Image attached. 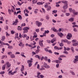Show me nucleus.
<instances>
[{
	"mask_svg": "<svg viewBox=\"0 0 78 78\" xmlns=\"http://www.w3.org/2000/svg\"><path fill=\"white\" fill-rule=\"evenodd\" d=\"M30 28L29 27H25L23 28V34L27 33L28 32V30H29Z\"/></svg>",
	"mask_w": 78,
	"mask_h": 78,
	"instance_id": "f257e3e1",
	"label": "nucleus"
},
{
	"mask_svg": "<svg viewBox=\"0 0 78 78\" xmlns=\"http://www.w3.org/2000/svg\"><path fill=\"white\" fill-rule=\"evenodd\" d=\"M69 10L70 12H73V14H74V15H77L78 14V12H75V10L74 9L72 10V9L71 8L69 9Z\"/></svg>",
	"mask_w": 78,
	"mask_h": 78,
	"instance_id": "f03ea898",
	"label": "nucleus"
},
{
	"mask_svg": "<svg viewBox=\"0 0 78 78\" xmlns=\"http://www.w3.org/2000/svg\"><path fill=\"white\" fill-rule=\"evenodd\" d=\"M6 65H7V69L9 68L7 70V71L9 72V70H10V67H11V64H10V63H9V62H7L6 63Z\"/></svg>",
	"mask_w": 78,
	"mask_h": 78,
	"instance_id": "7ed1b4c3",
	"label": "nucleus"
},
{
	"mask_svg": "<svg viewBox=\"0 0 78 78\" xmlns=\"http://www.w3.org/2000/svg\"><path fill=\"white\" fill-rule=\"evenodd\" d=\"M35 23L36 25H37L38 27H40L42 24V23L38 21H36L35 22Z\"/></svg>",
	"mask_w": 78,
	"mask_h": 78,
	"instance_id": "20e7f679",
	"label": "nucleus"
},
{
	"mask_svg": "<svg viewBox=\"0 0 78 78\" xmlns=\"http://www.w3.org/2000/svg\"><path fill=\"white\" fill-rule=\"evenodd\" d=\"M43 65L45 69H49L50 68V66L48 65L45 62L43 63Z\"/></svg>",
	"mask_w": 78,
	"mask_h": 78,
	"instance_id": "39448f33",
	"label": "nucleus"
},
{
	"mask_svg": "<svg viewBox=\"0 0 78 78\" xmlns=\"http://www.w3.org/2000/svg\"><path fill=\"white\" fill-rule=\"evenodd\" d=\"M75 58L74 59V60L73 61V62L74 63H76V62H78V56L76 55L75 56Z\"/></svg>",
	"mask_w": 78,
	"mask_h": 78,
	"instance_id": "423d86ee",
	"label": "nucleus"
},
{
	"mask_svg": "<svg viewBox=\"0 0 78 78\" xmlns=\"http://www.w3.org/2000/svg\"><path fill=\"white\" fill-rule=\"evenodd\" d=\"M72 34L70 33H68L67 35V36H66L67 38L68 39H70L71 37H72Z\"/></svg>",
	"mask_w": 78,
	"mask_h": 78,
	"instance_id": "0eeeda50",
	"label": "nucleus"
},
{
	"mask_svg": "<svg viewBox=\"0 0 78 78\" xmlns=\"http://www.w3.org/2000/svg\"><path fill=\"white\" fill-rule=\"evenodd\" d=\"M67 8H68V4H65L63 7V8L64 9H67Z\"/></svg>",
	"mask_w": 78,
	"mask_h": 78,
	"instance_id": "6e6552de",
	"label": "nucleus"
},
{
	"mask_svg": "<svg viewBox=\"0 0 78 78\" xmlns=\"http://www.w3.org/2000/svg\"><path fill=\"white\" fill-rule=\"evenodd\" d=\"M62 48V47H58V46H55L54 47V49L55 50H61Z\"/></svg>",
	"mask_w": 78,
	"mask_h": 78,
	"instance_id": "1a4fd4ad",
	"label": "nucleus"
},
{
	"mask_svg": "<svg viewBox=\"0 0 78 78\" xmlns=\"http://www.w3.org/2000/svg\"><path fill=\"white\" fill-rule=\"evenodd\" d=\"M44 42V41L43 40H42V41H40L39 42V44L41 46V47H43L44 46V45H43V42Z\"/></svg>",
	"mask_w": 78,
	"mask_h": 78,
	"instance_id": "9d476101",
	"label": "nucleus"
},
{
	"mask_svg": "<svg viewBox=\"0 0 78 78\" xmlns=\"http://www.w3.org/2000/svg\"><path fill=\"white\" fill-rule=\"evenodd\" d=\"M58 36H60V37H62V36H63V34H62V33H58Z\"/></svg>",
	"mask_w": 78,
	"mask_h": 78,
	"instance_id": "9b49d317",
	"label": "nucleus"
},
{
	"mask_svg": "<svg viewBox=\"0 0 78 78\" xmlns=\"http://www.w3.org/2000/svg\"><path fill=\"white\" fill-rule=\"evenodd\" d=\"M44 33L43 34V35L44 36H46V33L47 34H48V33H49V31H48V30H45L44 31Z\"/></svg>",
	"mask_w": 78,
	"mask_h": 78,
	"instance_id": "f8f14e48",
	"label": "nucleus"
},
{
	"mask_svg": "<svg viewBox=\"0 0 78 78\" xmlns=\"http://www.w3.org/2000/svg\"><path fill=\"white\" fill-rule=\"evenodd\" d=\"M39 70H45V68H44V65H43L41 66V68L39 69Z\"/></svg>",
	"mask_w": 78,
	"mask_h": 78,
	"instance_id": "ddd939ff",
	"label": "nucleus"
},
{
	"mask_svg": "<svg viewBox=\"0 0 78 78\" xmlns=\"http://www.w3.org/2000/svg\"><path fill=\"white\" fill-rule=\"evenodd\" d=\"M70 22H73L74 20V19L73 18H71L70 19H69L68 20Z\"/></svg>",
	"mask_w": 78,
	"mask_h": 78,
	"instance_id": "4468645a",
	"label": "nucleus"
},
{
	"mask_svg": "<svg viewBox=\"0 0 78 78\" xmlns=\"http://www.w3.org/2000/svg\"><path fill=\"white\" fill-rule=\"evenodd\" d=\"M51 7H50V6L49 5L47 8V11H50V10H51Z\"/></svg>",
	"mask_w": 78,
	"mask_h": 78,
	"instance_id": "2eb2a0df",
	"label": "nucleus"
},
{
	"mask_svg": "<svg viewBox=\"0 0 78 78\" xmlns=\"http://www.w3.org/2000/svg\"><path fill=\"white\" fill-rule=\"evenodd\" d=\"M62 41L64 42H68V44H69V41L67 40H62Z\"/></svg>",
	"mask_w": 78,
	"mask_h": 78,
	"instance_id": "dca6fc26",
	"label": "nucleus"
},
{
	"mask_svg": "<svg viewBox=\"0 0 78 78\" xmlns=\"http://www.w3.org/2000/svg\"><path fill=\"white\" fill-rule=\"evenodd\" d=\"M56 41V38H54L51 41V43H53L54 42H55Z\"/></svg>",
	"mask_w": 78,
	"mask_h": 78,
	"instance_id": "f3484780",
	"label": "nucleus"
},
{
	"mask_svg": "<svg viewBox=\"0 0 78 78\" xmlns=\"http://www.w3.org/2000/svg\"><path fill=\"white\" fill-rule=\"evenodd\" d=\"M44 3V2H39L37 3V4L38 5H42Z\"/></svg>",
	"mask_w": 78,
	"mask_h": 78,
	"instance_id": "a211bd4d",
	"label": "nucleus"
},
{
	"mask_svg": "<svg viewBox=\"0 0 78 78\" xmlns=\"http://www.w3.org/2000/svg\"><path fill=\"white\" fill-rule=\"evenodd\" d=\"M20 70L21 72H23V71L24 70V66L23 65L22 66V67L20 69Z\"/></svg>",
	"mask_w": 78,
	"mask_h": 78,
	"instance_id": "6ab92c4d",
	"label": "nucleus"
},
{
	"mask_svg": "<svg viewBox=\"0 0 78 78\" xmlns=\"http://www.w3.org/2000/svg\"><path fill=\"white\" fill-rule=\"evenodd\" d=\"M64 50H67V51H69V50H70V48H66L65 47H64Z\"/></svg>",
	"mask_w": 78,
	"mask_h": 78,
	"instance_id": "aec40b11",
	"label": "nucleus"
},
{
	"mask_svg": "<svg viewBox=\"0 0 78 78\" xmlns=\"http://www.w3.org/2000/svg\"><path fill=\"white\" fill-rule=\"evenodd\" d=\"M5 37L4 36H2V37L1 41H5Z\"/></svg>",
	"mask_w": 78,
	"mask_h": 78,
	"instance_id": "412c9836",
	"label": "nucleus"
},
{
	"mask_svg": "<svg viewBox=\"0 0 78 78\" xmlns=\"http://www.w3.org/2000/svg\"><path fill=\"white\" fill-rule=\"evenodd\" d=\"M10 57L12 58H16V56H15V55L14 54H12L10 55Z\"/></svg>",
	"mask_w": 78,
	"mask_h": 78,
	"instance_id": "4be33fe9",
	"label": "nucleus"
},
{
	"mask_svg": "<svg viewBox=\"0 0 78 78\" xmlns=\"http://www.w3.org/2000/svg\"><path fill=\"white\" fill-rule=\"evenodd\" d=\"M39 11V10L37 9H35V10L34 11V12L35 14H37V11Z\"/></svg>",
	"mask_w": 78,
	"mask_h": 78,
	"instance_id": "5701e85b",
	"label": "nucleus"
},
{
	"mask_svg": "<svg viewBox=\"0 0 78 78\" xmlns=\"http://www.w3.org/2000/svg\"><path fill=\"white\" fill-rule=\"evenodd\" d=\"M25 12H27V13H29V11H28V10L27 9L24 10V14H25Z\"/></svg>",
	"mask_w": 78,
	"mask_h": 78,
	"instance_id": "b1692460",
	"label": "nucleus"
},
{
	"mask_svg": "<svg viewBox=\"0 0 78 78\" xmlns=\"http://www.w3.org/2000/svg\"><path fill=\"white\" fill-rule=\"evenodd\" d=\"M48 3H46L45 5H44V8H48Z\"/></svg>",
	"mask_w": 78,
	"mask_h": 78,
	"instance_id": "393cba45",
	"label": "nucleus"
},
{
	"mask_svg": "<svg viewBox=\"0 0 78 78\" xmlns=\"http://www.w3.org/2000/svg\"><path fill=\"white\" fill-rule=\"evenodd\" d=\"M13 22L12 25H17V23L15 22V21H14Z\"/></svg>",
	"mask_w": 78,
	"mask_h": 78,
	"instance_id": "a878e982",
	"label": "nucleus"
},
{
	"mask_svg": "<svg viewBox=\"0 0 78 78\" xmlns=\"http://www.w3.org/2000/svg\"><path fill=\"white\" fill-rule=\"evenodd\" d=\"M71 50H72V51L73 53H74V48L73 47L71 48Z\"/></svg>",
	"mask_w": 78,
	"mask_h": 78,
	"instance_id": "bb28decb",
	"label": "nucleus"
},
{
	"mask_svg": "<svg viewBox=\"0 0 78 78\" xmlns=\"http://www.w3.org/2000/svg\"><path fill=\"white\" fill-rule=\"evenodd\" d=\"M70 73H72V75H75V73L72 71H70Z\"/></svg>",
	"mask_w": 78,
	"mask_h": 78,
	"instance_id": "cd10ccee",
	"label": "nucleus"
},
{
	"mask_svg": "<svg viewBox=\"0 0 78 78\" xmlns=\"http://www.w3.org/2000/svg\"><path fill=\"white\" fill-rule=\"evenodd\" d=\"M78 45V42H77V43H76L73 44V46H76V45Z\"/></svg>",
	"mask_w": 78,
	"mask_h": 78,
	"instance_id": "c85d7f7f",
	"label": "nucleus"
},
{
	"mask_svg": "<svg viewBox=\"0 0 78 78\" xmlns=\"http://www.w3.org/2000/svg\"><path fill=\"white\" fill-rule=\"evenodd\" d=\"M32 2L33 4H34L37 2V0L36 1L35 0H33L32 1Z\"/></svg>",
	"mask_w": 78,
	"mask_h": 78,
	"instance_id": "c756f323",
	"label": "nucleus"
},
{
	"mask_svg": "<svg viewBox=\"0 0 78 78\" xmlns=\"http://www.w3.org/2000/svg\"><path fill=\"white\" fill-rule=\"evenodd\" d=\"M5 67H6V65H4L2 66V69L3 70L5 69Z\"/></svg>",
	"mask_w": 78,
	"mask_h": 78,
	"instance_id": "7c9ffc66",
	"label": "nucleus"
},
{
	"mask_svg": "<svg viewBox=\"0 0 78 78\" xmlns=\"http://www.w3.org/2000/svg\"><path fill=\"white\" fill-rule=\"evenodd\" d=\"M33 62V61H31V60H28L27 61V62L28 63V64H29V63H31V62Z\"/></svg>",
	"mask_w": 78,
	"mask_h": 78,
	"instance_id": "2f4dec72",
	"label": "nucleus"
},
{
	"mask_svg": "<svg viewBox=\"0 0 78 78\" xmlns=\"http://www.w3.org/2000/svg\"><path fill=\"white\" fill-rule=\"evenodd\" d=\"M62 3H63L65 4H67V3H68V2L67 1H62Z\"/></svg>",
	"mask_w": 78,
	"mask_h": 78,
	"instance_id": "473e14b6",
	"label": "nucleus"
},
{
	"mask_svg": "<svg viewBox=\"0 0 78 78\" xmlns=\"http://www.w3.org/2000/svg\"><path fill=\"white\" fill-rule=\"evenodd\" d=\"M53 30L54 32H57L58 31L56 29L55 27L53 28Z\"/></svg>",
	"mask_w": 78,
	"mask_h": 78,
	"instance_id": "72a5a7b5",
	"label": "nucleus"
},
{
	"mask_svg": "<svg viewBox=\"0 0 78 78\" xmlns=\"http://www.w3.org/2000/svg\"><path fill=\"white\" fill-rule=\"evenodd\" d=\"M5 33L6 34V36H7V37H8V36H10V35L8 34V33L7 32H6Z\"/></svg>",
	"mask_w": 78,
	"mask_h": 78,
	"instance_id": "f704fd0d",
	"label": "nucleus"
},
{
	"mask_svg": "<svg viewBox=\"0 0 78 78\" xmlns=\"http://www.w3.org/2000/svg\"><path fill=\"white\" fill-rule=\"evenodd\" d=\"M13 48V47L12 46H9L8 47V48H9V49H11Z\"/></svg>",
	"mask_w": 78,
	"mask_h": 78,
	"instance_id": "c9c22d12",
	"label": "nucleus"
},
{
	"mask_svg": "<svg viewBox=\"0 0 78 78\" xmlns=\"http://www.w3.org/2000/svg\"><path fill=\"white\" fill-rule=\"evenodd\" d=\"M37 76H39V75H41V73H40L39 72H38L37 73Z\"/></svg>",
	"mask_w": 78,
	"mask_h": 78,
	"instance_id": "e433bc0d",
	"label": "nucleus"
},
{
	"mask_svg": "<svg viewBox=\"0 0 78 78\" xmlns=\"http://www.w3.org/2000/svg\"><path fill=\"white\" fill-rule=\"evenodd\" d=\"M18 30L21 31L22 30V28L20 27V26L18 27Z\"/></svg>",
	"mask_w": 78,
	"mask_h": 78,
	"instance_id": "4c0bfd02",
	"label": "nucleus"
},
{
	"mask_svg": "<svg viewBox=\"0 0 78 78\" xmlns=\"http://www.w3.org/2000/svg\"><path fill=\"white\" fill-rule=\"evenodd\" d=\"M28 64H29L28 66L29 67H31V66H32V63H29Z\"/></svg>",
	"mask_w": 78,
	"mask_h": 78,
	"instance_id": "58836bf2",
	"label": "nucleus"
},
{
	"mask_svg": "<svg viewBox=\"0 0 78 78\" xmlns=\"http://www.w3.org/2000/svg\"><path fill=\"white\" fill-rule=\"evenodd\" d=\"M33 43H31V45H34L36 44V42L34 41H33Z\"/></svg>",
	"mask_w": 78,
	"mask_h": 78,
	"instance_id": "ea45409f",
	"label": "nucleus"
},
{
	"mask_svg": "<svg viewBox=\"0 0 78 78\" xmlns=\"http://www.w3.org/2000/svg\"><path fill=\"white\" fill-rule=\"evenodd\" d=\"M60 58H66V56H64V55H61L60 56Z\"/></svg>",
	"mask_w": 78,
	"mask_h": 78,
	"instance_id": "a19ab883",
	"label": "nucleus"
},
{
	"mask_svg": "<svg viewBox=\"0 0 78 78\" xmlns=\"http://www.w3.org/2000/svg\"><path fill=\"white\" fill-rule=\"evenodd\" d=\"M26 25V24H25V23H23L21 24V27H24V26H25Z\"/></svg>",
	"mask_w": 78,
	"mask_h": 78,
	"instance_id": "79ce46f5",
	"label": "nucleus"
},
{
	"mask_svg": "<svg viewBox=\"0 0 78 78\" xmlns=\"http://www.w3.org/2000/svg\"><path fill=\"white\" fill-rule=\"evenodd\" d=\"M5 58H7V55H3L2 56V59L5 58Z\"/></svg>",
	"mask_w": 78,
	"mask_h": 78,
	"instance_id": "37998d69",
	"label": "nucleus"
},
{
	"mask_svg": "<svg viewBox=\"0 0 78 78\" xmlns=\"http://www.w3.org/2000/svg\"><path fill=\"white\" fill-rule=\"evenodd\" d=\"M35 58H37L39 59H40V56H39L38 55H36L35 56Z\"/></svg>",
	"mask_w": 78,
	"mask_h": 78,
	"instance_id": "c03bdc74",
	"label": "nucleus"
},
{
	"mask_svg": "<svg viewBox=\"0 0 78 78\" xmlns=\"http://www.w3.org/2000/svg\"><path fill=\"white\" fill-rule=\"evenodd\" d=\"M23 36H23V38H25V37H27V35L25 34H23Z\"/></svg>",
	"mask_w": 78,
	"mask_h": 78,
	"instance_id": "a18cd8bd",
	"label": "nucleus"
},
{
	"mask_svg": "<svg viewBox=\"0 0 78 78\" xmlns=\"http://www.w3.org/2000/svg\"><path fill=\"white\" fill-rule=\"evenodd\" d=\"M59 45L60 47H62L64 45V44H62V43L61 42L59 44Z\"/></svg>",
	"mask_w": 78,
	"mask_h": 78,
	"instance_id": "49530a36",
	"label": "nucleus"
},
{
	"mask_svg": "<svg viewBox=\"0 0 78 78\" xmlns=\"http://www.w3.org/2000/svg\"><path fill=\"white\" fill-rule=\"evenodd\" d=\"M18 4L20 6L21 5H22L23 4V3H20L19 2H18Z\"/></svg>",
	"mask_w": 78,
	"mask_h": 78,
	"instance_id": "de8ad7c7",
	"label": "nucleus"
},
{
	"mask_svg": "<svg viewBox=\"0 0 78 78\" xmlns=\"http://www.w3.org/2000/svg\"><path fill=\"white\" fill-rule=\"evenodd\" d=\"M18 35H19V34L18 33H17L16 34V38H18L19 37V36H18Z\"/></svg>",
	"mask_w": 78,
	"mask_h": 78,
	"instance_id": "09e8293b",
	"label": "nucleus"
},
{
	"mask_svg": "<svg viewBox=\"0 0 78 78\" xmlns=\"http://www.w3.org/2000/svg\"><path fill=\"white\" fill-rule=\"evenodd\" d=\"M5 43H3V42H2V43L0 45V46H2L3 45H5Z\"/></svg>",
	"mask_w": 78,
	"mask_h": 78,
	"instance_id": "8fccbe9b",
	"label": "nucleus"
},
{
	"mask_svg": "<svg viewBox=\"0 0 78 78\" xmlns=\"http://www.w3.org/2000/svg\"><path fill=\"white\" fill-rule=\"evenodd\" d=\"M57 12V10H54L52 11V13L54 14V13H56Z\"/></svg>",
	"mask_w": 78,
	"mask_h": 78,
	"instance_id": "3c124183",
	"label": "nucleus"
},
{
	"mask_svg": "<svg viewBox=\"0 0 78 78\" xmlns=\"http://www.w3.org/2000/svg\"><path fill=\"white\" fill-rule=\"evenodd\" d=\"M47 58H48V57L47 56H45L44 58V59L45 60V61H47L48 59Z\"/></svg>",
	"mask_w": 78,
	"mask_h": 78,
	"instance_id": "603ef678",
	"label": "nucleus"
},
{
	"mask_svg": "<svg viewBox=\"0 0 78 78\" xmlns=\"http://www.w3.org/2000/svg\"><path fill=\"white\" fill-rule=\"evenodd\" d=\"M8 12L9 14H11V10L10 9H8Z\"/></svg>",
	"mask_w": 78,
	"mask_h": 78,
	"instance_id": "864d4df0",
	"label": "nucleus"
},
{
	"mask_svg": "<svg viewBox=\"0 0 78 78\" xmlns=\"http://www.w3.org/2000/svg\"><path fill=\"white\" fill-rule=\"evenodd\" d=\"M18 18L20 19V20H21V19H22V16H21V15H19L18 16Z\"/></svg>",
	"mask_w": 78,
	"mask_h": 78,
	"instance_id": "5fc2aeb1",
	"label": "nucleus"
},
{
	"mask_svg": "<svg viewBox=\"0 0 78 78\" xmlns=\"http://www.w3.org/2000/svg\"><path fill=\"white\" fill-rule=\"evenodd\" d=\"M63 53L64 54H68V52H67V51H66V50H65L64 51H63Z\"/></svg>",
	"mask_w": 78,
	"mask_h": 78,
	"instance_id": "6e6d98bb",
	"label": "nucleus"
},
{
	"mask_svg": "<svg viewBox=\"0 0 78 78\" xmlns=\"http://www.w3.org/2000/svg\"><path fill=\"white\" fill-rule=\"evenodd\" d=\"M56 7H59V5L58 4V2H56Z\"/></svg>",
	"mask_w": 78,
	"mask_h": 78,
	"instance_id": "4d7b16f0",
	"label": "nucleus"
},
{
	"mask_svg": "<svg viewBox=\"0 0 78 78\" xmlns=\"http://www.w3.org/2000/svg\"><path fill=\"white\" fill-rule=\"evenodd\" d=\"M73 28H75V27H76L77 28H78V26L77 25H73Z\"/></svg>",
	"mask_w": 78,
	"mask_h": 78,
	"instance_id": "13d9d810",
	"label": "nucleus"
},
{
	"mask_svg": "<svg viewBox=\"0 0 78 78\" xmlns=\"http://www.w3.org/2000/svg\"><path fill=\"white\" fill-rule=\"evenodd\" d=\"M5 73V71H2L0 73V74H1V75H2V74H4Z\"/></svg>",
	"mask_w": 78,
	"mask_h": 78,
	"instance_id": "bf43d9fd",
	"label": "nucleus"
},
{
	"mask_svg": "<svg viewBox=\"0 0 78 78\" xmlns=\"http://www.w3.org/2000/svg\"><path fill=\"white\" fill-rule=\"evenodd\" d=\"M46 19H47V20H48L49 19H50V18L49 17V16H48V15L46 16Z\"/></svg>",
	"mask_w": 78,
	"mask_h": 78,
	"instance_id": "052dcab7",
	"label": "nucleus"
},
{
	"mask_svg": "<svg viewBox=\"0 0 78 78\" xmlns=\"http://www.w3.org/2000/svg\"><path fill=\"white\" fill-rule=\"evenodd\" d=\"M23 44V43H22V42H21L19 44V46L21 47V46H22V45Z\"/></svg>",
	"mask_w": 78,
	"mask_h": 78,
	"instance_id": "680f3d73",
	"label": "nucleus"
},
{
	"mask_svg": "<svg viewBox=\"0 0 78 78\" xmlns=\"http://www.w3.org/2000/svg\"><path fill=\"white\" fill-rule=\"evenodd\" d=\"M12 52H8V53H7V54L9 55H11V54H12Z\"/></svg>",
	"mask_w": 78,
	"mask_h": 78,
	"instance_id": "e2e57ef3",
	"label": "nucleus"
},
{
	"mask_svg": "<svg viewBox=\"0 0 78 78\" xmlns=\"http://www.w3.org/2000/svg\"><path fill=\"white\" fill-rule=\"evenodd\" d=\"M17 73V71H14V72L12 73H11V75H14V73Z\"/></svg>",
	"mask_w": 78,
	"mask_h": 78,
	"instance_id": "0e129e2a",
	"label": "nucleus"
},
{
	"mask_svg": "<svg viewBox=\"0 0 78 78\" xmlns=\"http://www.w3.org/2000/svg\"><path fill=\"white\" fill-rule=\"evenodd\" d=\"M44 50L46 51V52H48V50L47 49V48H44Z\"/></svg>",
	"mask_w": 78,
	"mask_h": 78,
	"instance_id": "69168bd1",
	"label": "nucleus"
},
{
	"mask_svg": "<svg viewBox=\"0 0 78 78\" xmlns=\"http://www.w3.org/2000/svg\"><path fill=\"white\" fill-rule=\"evenodd\" d=\"M41 78H43L44 77V76L43 75H41L40 76Z\"/></svg>",
	"mask_w": 78,
	"mask_h": 78,
	"instance_id": "338daca9",
	"label": "nucleus"
},
{
	"mask_svg": "<svg viewBox=\"0 0 78 78\" xmlns=\"http://www.w3.org/2000/svg\"><path fill=\"white\" fill-rule=\"evenodd\" d=\"M47 41L48 42V43L49 44H50V43H51V41H50L48 40H47Z\"/></svg>",
	"mask_w": 78,
	"mask_h": 78,
	"instance_id": "774afa93",
	"label": "nucleus"
}]
</instances>
